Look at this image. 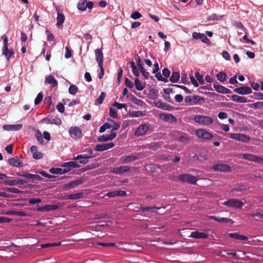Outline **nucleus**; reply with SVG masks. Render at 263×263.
<instances>
[{"mask_svg":"<svg viewBox=\"0 0 263 263\" xmlns=\"http://www.w3.org/2000/svg\"><path fill=\"white\" fill-rule=\"evenodd\" d=\"M132 101L134 103H135V104H137L138 105L142 106L143 105V102L141 100H140L135 97H133L132 99Z\"/></svg>","mask_w":263,"mask_h":263,"instance_id":"obj_56","label":"nucleus"},{"mask_svg":"<svg viewBox=\"0 0 263 263\" xmlns=\"http://www.w3.org/2000/svg\"><path fill=\"white\" fill-rule=\"evenodd\" d=\"M212 168L216 171H220L223 172H229L231 171V167L228 164L218 163L214 164Z\"/></svg>","mask_w":263,"mask_h":263,"instance_id":"obj_9","label":"nucleus"},{"mask_svg":"<svg viewBox=\"0 0 263 263\" xmlns=\"http://www.w3.org/2000/svg\"><path fill=\"white\" fill-rule=\"evenodd\" d=\"M177 178L182 183H188L191 184H196L198 180L196 177L188 174L180 175Z\"/></svg>","mask_w":263,"mask_h":263,"instance_id":"obj_1","label":"nucleus"},{"mask_svg":"<svg viewBox=\"0 0 263 263\" xmlns=\"http://www.w3.org/2000/svg\"><path fill=\"white\" fill-rule=\"evenodd\" d=\"M44 82H58V81L52 75H49L46 78Z\"/></svg>","mask_w":263,"mask_h":263,"instance_id":"obj_63","label":"nucleus"},{"mask_svg":"<svg viewBox=\"0 0 263 263\" xmlns=\"http://www.w3.org/2000/svg\"><path fill=\"white\" fill-rule=\"evenodd\" d=\"M195 77L196 78V81H198V82H204V80L203 79V76L200 74L198 72H196L195 73Z\"/></svg>","mask_w":263,"mask_h":263,"instance_id":"obj_51","label":"nucleus"},{"mask_svg":"<svg viewBox=\"0 0 263 263\" xmlns=\"http://www.w3.org/2000/svg\"><path fill=\"white\" fill-rule=\"evenodd\" d=\"M142 75L144 76L145 79H148L149 78H151V79L154 81H155L154 77L150 76V74L148 72H147L144 68L143 69L140 70Z\"/></svg>","mask_w":263,"mask_h":263,"instance_id":"obj_43","label":"nucleus"},{"mask_svg":"<svg viewBox=\"0 0 263 263\" xmlns=\"http://www.w3.org/2000/svg\"><path fill=\"white\" fill-rule=\"evenodd\" d=\"M126 195V193L125 191L118 190H116V191L115 190V191L108 192L106 194V196L108 197H110V198H113V197H118V196L123 197V196H125Z\"/></svg>","mask_w":263,"mask_h":263,"instance_id":"obj_12","label":"nucleus"},{"mask_svg":"<svg viewBox=\"0 0 263 263\" xmlns=\"http://www.w3.org/2000/svg\"><path fill=\"white\" fill-rule=\"evenodd\" d=\"M129 115L130 117H138L144 116L145 114L143 113L142 111L138 110V111H133L131 112H130Z\"/></svg>","mask_w":263,"mask_h":263,"instance_id":"obj_47","label":"nucleus"},{"mask_svg":"<svg viewBox=\"0 0 263 263\" xmlns=\"http://www.w3.org/2000/svg\"><path fill=\"white\" fill-rule=\"evenodd\" d=\"M233 91L234 92L241 95H246L252 92L251 88L245 85H241L240 87H237L234 89Z\"/></svg>","mask_w":263,"mask_h":263,"instance_id":"obj_7","label":"nucleus"},{"mask_svg":"<svg viewBox=\"0 0 263 263\" xmlns=\"http://www.w3.org/2000/svg\"><path fill=\"white\" fill-rule=\"evenodd\" d=\"M243 158L245 159L254 162H259L263 161L262 158L249 154H244L243 155Z\"/></svg>","mask_w":263,"mask_h":263,"instance_id":"obj_22","label":"nucleus"},{"mask_svg":"<svg viewBox=\"0 0 263 263\" xmlns=\"http://www.w3.org/2000/svg\"><path fill=\"white\" fill-rule=\"evenodd\" d=\"M78 87L76 85H70L69 88V93H70L71 95L76 94L78 92Z\"/></svg>","mask_w":263,"mask_h":263,"instance_id":"obj_54","label":"nucleus"},{"mask_svg":"<svg viewBox=\"0 0 263 263\" xmlns=\"http://www.w3.org/2000/svg\"><path fill=\"white\" fill-rule=\"evenodd\" d=\"M43 98V95L42 93H39L34 100L35 105H37L42 101Z\"/></svg>","mask_w":263,"mask_h":263,"instance_id":"obj_57","label":"nucleus"},{"mask_svg":"<svg viewBox=\"0 0 263 263\" xmlns=\"http://www.w3.org/2000/svg\"><path fill=\"white\" fill-rule=\"evenodd\" d=\"M195 134L198 137L203 140H210L213 138L212 134L203 129H197L195 131Z\"/></svg>","mask_w":263,"mask_h":263,"instance_id":"obj_5","label":"nucleus"},{"mask_svg":"<svg viewBox=\"0 0 263 263\" xmlns=\"http://www.w3.org/2000/svg\"><path fill=\"white\" fill-rule=\"evenodd\" d=\"M141 210L143 213H156L157 212V210L160 209L159 207H157L156 206H141Z\"/></svg>","mask_w":263,"mask_h":263,"instance_id":"obj_21","label":"nucleus"},{"mask_svg":"<svg viewBox=\"0 0 263 263\" xmlns=\"http://www.w3.org/2000/svg\"><path fill=\"white\" fill-rule=\"evenodd\" d=\"M138 159V157L135 155L123 156L121 158L122 163L126 164L130 163Z\"/></svg>","mask_w":263,"mask_h":263,"instance_id":"obj_15","label":"nucleus"},{"mask_svg":"<svg viewBox=\"0 0 263 263\" xmlns=\"http://www.w3.org/2000/svg\"><path fill=\"white\" fill-rule=\"evenodd\" d=\"M83 183L82 179H78L74 181H71L69 182L67 186L70 187H73L77 185H80Z\"/></svg>","mask_w":263,"mask_h":263,"instance_id":"obj_41","label":"nucleus"},{"mask_svg":"<svg viewBox=\"0 0 263 263\" xmlns=\"http://www.w3.org/2000/svg\"><path fill=\"white\" fill-rule=\"evenodd\" d=\"M229 236L231 238H233L238 240H246L248 239V237L246 236L240 235L237 233H229Z\"/></svg>","mask_w":263,"mask_h":263,"instance_id":"obj_29","label":"nucleus"},{"mask_svg":"<svg viewBox=\"0 0 263 263\" xmlns=\"http://www.w3.org/2000/svg\"><path fill=\"white\" fill-rule=\"evenodd\" d=\"M129 65L130 67L132 69V71L133 73L136 77H138L139 76V69L138 67L136 65L135 62L132 61L129 62Z\"/></svg>","mask_w":263,"mask_h":263,"instance_id":"obj_31","label":"nucleus"},{"mask_svg":"<svg viewBox=\"0 0 263 263\" xmlns=\"http://www.w3.org/2000/svg\"><path fill=\"white\" fill-rule=\"evenodd\" d=\"M223 204L229 208L237 209L241 208L244 203L238 199H231L225 201Z\"/></svg>","mask_w":263,"mask_h":263,"instance_id":"obj_3","label":"nucleus"},{"mask_svg":"<svg viewBox=\"0 0 263 263\" xmlns=\"http://www.w3.org/2000/svg\"><path fill=\"white\" fill-rule=\"evenodd\" d=\"M86 0H80L79 2L78 3V8L79 10H81V11H84L86 10Z\"/></svg>","mask_w":263,"mask_h":263,"instance_id":"obj_39","label":"nucleus"},{"mask_svg":"<svg viewBox=\"0 0 263 263\" xmlns=\"http://www.w3.org/2000/svg\"><path fill=\"white\" fill-rule=\"evenodd\" d=\"M162 116H164L163 119L165 121L169 122L170 123H175L177 121V119H176V118L172 115L164 114L162 115Z\"/></svg>","mask_w":263,"mask_h":263,"instance_id":"obj_36","label":"nucleus"},{"mask_svg":"<svg viewBox=\"0 0 263 263\" xmlns=\"http://www.w3.org/2000/svg\"><path fill=\"white\" fill-rule=\"evenodd\" d=\"M109 116L113 119L117 118V117H118L117 110L116 109H114L112 108H110Z\"/></svg>","mask_w":263,"mask_h":263,"instance_id":"obj_52","label":"nucleus"},{"mask_svg":"<svg viewBox=\"0 0 263 263\" xmlns=\"http://www.w3.org/2000/svg\"><path fill=\"white\" fill-rule=\"evenodd\" d=\"M227 74L226 72L221 71L216 74L217 80L220 82H223L227 79Z\"/></svg>","mask_w":263,"mask_h":263,"instance_id":"obj_38","label":"nucleus"},{"mask_svg":"<svg viewBox=\"0 0 263 263\" xmlns=\"http://www.w3.org/2000/svg\"><path fill=\"white\" fill-rule=\"evenodd\" d=\"M232 100L236 102L246 103L247 102L246 98L236 95L232 96Z\"/></svg>","mask_w":263,"mask_h":263,"instance_id":"obj_35","label":"nucleus"},{"mask_svg":"<svg viewBox=\"0 0 263 263\" xmlns=\"http://www.w3.org/2000/svg\"><path fill=\"white\" fill-rule=\"evenodd\" d=\"M8 163L12 166L20 167L23 166V163L21 161L15 158H10L8 160Z\"/></svg>","mask_w":263,"mask_h":263,"instance_id":"obj_24","label":"nucleus"},{"mask_svg":"<svg viewBox=\"0 0 263 263\" xmlns=\"http://www.w3.org/2000/svg\"><path fill=\"white\" fill-rule=\"evenodd\" d=\"M96 60L98 63V65H103V53L102 48L101 49H97L95 50Z\"/></svg>","mask_w":263,"mask_h":263,"instance_id":"obj_13","label":"nucleus"},{"mask_svg":"<svg viewBox=\"0 0 263 263\" xmlns=\"http://www.w3.org/2000/svg\"><path fill=\"white\" fill-rule=\"evenodd\" d=\"M180 73L177 71H173L170 78L171 82H177L180 78Z\"/></svg>","mask_w":263,"mask_h":263,"instance_id":"obj_37","label":"nucleus"},{"mask_svg":"<svg viewBox=\"0 0 263 263\" xmlns=\"http://www.w3.org/2000/svg\"><path fill=\"white\" fill-rule=\"evenodd\" d=\"M149 129L148 126L144 124L140 126L135 132V135L136 136H141L144 135L146 131Z\"/></svg>","mask_w":263,"mask_h":263,"instance_id":"obj_17","label":"nucleus"},{"mask_svg":"<svg viewBox=\"0 0 263 263\" xmlns=\"http://www.w3.org/2000/svg\"><path fill=\"white\" fill-rule=\"evenodd\" d=\"M5 190L12 193L20 194L22 193V191L15 187H6Z\"/></svg>","mask_w":263,"mask_h":263,"instance_id":"obj_48","label":"nucleus"},{"mask_svg":"<svg viewBox=\"0 0 263 263\" xmlns=\"http://www.w3.org/2000/svg\"><path fill=\"white\" fill-rule=\"evenodd\" d=\"M23 125L22 124H18L16 125H9L6 124L3 125V129L5 130L8 131H17L22 129Z\"/></svg>","mask_w":263,"mask_h":263,"instance_id":"obj_16","label":"nucleus"},{"mask_svg":"<svg viewBox=\"0 0 263 263\" xmlns=\"http://www.w3.org/2000/svg\"><path fill=\"white\" fill-rule=\"evenodd\" d=\"M214 87L217 92L222 93H229L230 91L229 89L222 86V85H219V84H214Z\"/></svg>","mask_w":263,"mask_h":263,"instance_id":"obj_26","label":"nucleus"},{"mask_svg":"<svg viewBox=\"0 0 263 263\" xmlns=\"http://www.w3.org/2000/svg\"><path fill=\"white\" fill-rule=\"evenodd\" d=\"M115 144L113 142L105 144H98L95 147V150L98 152H102L113 147Z\"/></svg>","mask_w":263,"mask_h":263,"instance_id":"obj_11","label":"nucleus"},{"mask_svg":"<svg viewBox=\"0 0 263 263\" xmlns=\"http://www.w3.org/2000/svg\"><path fill=\"white\" fill-rule=\"evenodd\" d=\"M192 37L195 40L200 39L202 42L208 45L211 43L210 41L204 33L194 32L192 33Z\"/></svg>","mask_w":263,"mask_h":263,"instance_id":"obj_10","label":"nucleus"},{"mask_svg":"<svg viewBox=\"0 0 263 263\" xmlns=\"http://www.w3.org/2000/svg\"><path fill=\"white\" fill-rule=\"evenodd\" d=\"M48 121L47 123L54 124L57 125H61L62 123L61 120L58 117H51V119H47L46 118L43 119V121Z\"/></svg>","mask_w":263,"mask_h":263,"instance_id":"obj_28","label":"nucleus"},{"mask_svg":"<svg viewBox=\"0 0 263 263\" xmlns=\"http://www.w3.org/2000/svg\"><path fill=\"white\" fill-rule=\"evenodd\" d=\"M160 145L161 144L159 142L152 143L149 145V148L154 151H156L158 149V147L160 146Z\"/></svg>","mask_w":263,"mask_h":263,"instance_id":"obj_60","label":"nucleus"},{"mask_svg":"<svg viewBox=\"0 0 263 263\" xmlns=\"http://www.w3.org/2000/svg\"><path fill=\"white\" fill-rule=\"evenodd\" d=\"M190 237L196 238V239H200V238H207L208 237V235L203 232H200L198 231H194L192 232Z\"/></svg>","mask_w":263,"mask_h":263,"instance_id":"obj_20","label":"nucleus"},{"mask_svg":"<svg viewBox=\"0 0 263 263\" xmlns=\"http://www.w3.org/2000/svg\"><path fill=\"white\" fill-rule=\"evenodd\" d=\"M69 133L70 136L76 140L80 139L82 137V131L81 129L77 126L71 127L69 129Z\"/></svg>","mask_w":263,"mask_h":263,"instance_id":"obj_6","label":"nucleus"},{"mask_svg":"<svg viewBox=\"0 0 263 263\" xmlns=\"http://www.w3.org/2000/svg\"><path fill=\"white\" fill-rule=\"evenodd\" d=\"M30 152L32 154V157L34 159H40L43 158V154L38 152L37 147L36 146H32L30 148Z\"/></svg>","mask_w":263,"mask_h":263,"instance_id":"obj_18","label":"nucleus"},{"mask_svg":"<svg viewBox=\"0 0 263 263\" xmlns=\"http://www.w3.org/2000/svg\"><path fill=\"white\" fill-rule=\"evenodd\" d=\"M142 16V14L138 11H134L130 15V17L134 20L140 18Z\"/></svg>","mask_w":263,"mask_h":263,"instance_id":"obj_53","label":"nucleus"},{"mask_svg":"<svg viewBox=\"0 0 263 263\" xmlns=\"http://www.w3.org/2000/svg\"><path fill=\"white\" fill-rule=\"evenodd\" d=\"M85 195L84 193L79 192L74 194H71L68 195L67 198L69 199L76 200L84 198Z\"/></svg>","mask_w":263,"mask_h":263,"instance_id":"obj_30","label":"nucleus"},{"mask_svg":"<svg viewBox=\"0 0 263 263\" xmlns=\"http://www.w3.org/2000/svg\"><path fill=\"white\" fill-rule=\"evenodd\" d=\"M229 135L230 138L244 143H248L250 140V138L249 136L243 134L230 133Z\"/></svg>","mask_w":263,"mask_h":263,"instance_id":"obj_4","label":"nucleus"},{"mask_svg":"<svg viewBox=\"0 0 263 263\" xmlns=\"http://www.w3.org/2000/svg\"><path fill=\"white\" fill-rule=\"evenodd\" d=\"M162 74L164 76L163 78H165L166 79H167V78L170 75V71L169 69L167 68H164L162 69Z\"/></svg>","mask_w":263,"mask_h":263,"instance_id":"obj_62","label":"nucleus"},{"mask_svg":"<svg viewBox=\"0 0 263 263\" xmlns=\"http://www.w3.org/2000/svg\"><path fill=\"white\" fill-rule=\"evenodd\" d=\"M136 62L137 63V67H138L139 70L143 69V63L140 57L138 56L137 58L136 59Z\"/></svg>","mask_w":263,"mask_h":263,"instance_id":"obj_44","label":"nucleus"},{"mask_svg":"<svg viewBox=\"0 0 263 263\" xmlns=\"http://www.w3.org/2000/svg\"><path fill=\"white\" fill-rule=\"evenodd\" d=\"M106 97V94L105 92H102L101 93V95L99 97V98H98L96 100L97 103L99 104H101L103 102V100L105 98V97Z\"/></svg>","mask_w":263,"mask_h":263,"instance_id":"obj_55","label":"nucleus"},{"mask_svg":"<svg viewBox=\"0 0 263 263\" xmlns=\"http://www.w3.org/2000/svg\"><path fill=\"white\" fill-rule=\"evenodd\" d=\"M193 103L194 104L200 103L201 101L203 102L204 99L198 96H195L193 98Z\"/></svg>","mask_w":263,"mask_h":263,"instance_id":"obj_49","label":"nucleus"},{"mask_svg":"<svg viewBox=\"0 0 263 263\" xmlns=\"http://www.w3.org/2000/svg\"><path fill=\"white\" fill-rule=\"evenodd\" d=\"M49 172L51 174H63L67 173V171L63 170L62 168H51L49 169Z\"/></svg>","mask_w":263,"mask_h":263,"instance_id":"obj_34","label":"nucleus"},{"mask_svg":"<svg viewBox=\"0 0 263 263\" xmlns=\"http://www.w3.org/2000/svg\"><path fill=\"white\" fill-rule=\"evenodd\" d=\"M61 245V242L47 243L41 245V247L42 248H46L51 247L60 246Z\"/></svg>","mask_w":263,"mask_h":263,"instance_id":"obj_42","label":"nucleus"},{"mask_svg":"<svg viewBox=\"0 0 263 263\" xmlns=\"http://www.w3.org/2000/svg\"><path fill=\"white\" fill-rule=\"evenodd\" d=\"M26 178L29 180V181H31L34 182L35 180H37L39 181H41L43 180V178L38 175L36 174H32L30 173H27Z\"/></svg>","mask_w":263,"mask_h":263,"instance_id":"obj_27","label":"nucleus"},{"mask_svg":"<svg viewBox=\"0 0 263 263\" xmlns=\"http://www.w3.org/2000/svg\"><path fill=\"white\" fill-rule=\"evenodd\" d=\"M66 165H68L69 167L71 168H78L80 167V165L74 161H70L68 162H66Z\"/></svg>","mask_w":263,"mask_h":263,"instance_id":"obj_58","label":"nucleus"},{"mask_svg":"<svg viewBox=\"0 0 263 263\" xmlns=\"http://www.w3.org/2000/svg\"><path fill=\"white\" fill-rule=\"evenodd\" d=\"M14 50L12 48H10V49L8 48V47L3 48L2 49V53L5 55L6 59L8 61L12 57V55L14 54Z\"/></svg>","mask_w":263,"mask_h":263,"instance_id":"obj_23","label":"nucleus"},{"mask_svg":"<svg viewBox=\"0 0 263 263\" xmlns=\"http://www.w3.org/2000/svg\"><path fill=\"white\" fill-rule=\"evenodd\" d=\"M234 25L237 29H241L243 31L246 30V29L244 27L242 23L240 21L235 22Z\"/></svg>","mask_w":263,"mask_h":263,"instance_id":"obj_64","label":"nucleus"},{"mask_svg":"<svg viewBox=\"0 0 263 263\" xmlns=\"http://www.w3.org/2000/svg\"><path fill=\"white\" fill-rule=\"evenodd\" d=\"M57 26H61L65 21V16L64 14L62 13H60L59 10L58 11V15H57Z\"/></svg>","mask_w":263,"mask_h":263,"instance_id":"obj_33","label":"nucleus"},{"mask_svg":"<svg viewBox=\"0 0 263 263\" xmlns=\"http://www.w3.org/2000/svg\"><path fill=\"white\" fill-rule=\"evenodd\" d=\"M117 134L115 132H111L110 134L104 135L98 138L99 142H106L113 140L116 138Z\"/></svg>","mask_w":263,"mask_h":263,"instance_id":"obj_14","label":"nucleus"},{"mask_svg":"<svg viewBox=\"0 0 263 263\" xmlns=\"http://www.w3.org/2000/svg\"><path fill=\"white\" fill-rule=\"evenodd\" d=\"M66 53L65 54V58L66 59H69L72 56L71 50L68 46L65 47Z\"/></svg>","mask_w":263,"mask_h":263,"instance_id":"obj_61","label":"nucleus"},{"mask_svg":"<svg viewBox=\"0 0 263 263\" xmlns=\"http://www.w3.org/2000/svg\"><path fill=\"white\" fill-rule=\"evenodd\" d=\"M247 190V187L246 185L243 184L239 185L238 186L235 187L232 189V192L237 191V192H242L243 191H246Z\"/></svg>","mask_w":263,"mask_h":263,"instance_id":"obj_45","label":"nucleus"},{"mask_svg":"<svg viewBox=\"0 0 263 263\" xmlns=\"http://www.w3.org/2000/svg\"><path fill=\"white\" fill-rule=\"evenodd\" d=\"M193 120L196 123L204 125H210L213 122L211 117L203 115H196L193 118Z\"/></svg>","mask_w":263,"mask_h":263,"instance_id":"obj_2","label":"nucleus"},{"mask_svg":"<svg viewBox=\"0 0 263 263\" xmlns=\"http://www.w3.org/2000/svg\"><path fill=\"white\" fill-rule=\"evenodd\" d=\"M222 18V16L221 15H218L216 13L212 14V15H210L207 18L208 21H219Z\"/></svg>","mask_w":263,"mask_h":263,"instance_id":"obj_40","label":"nucleus"},{"mask_svg":"<svg viewBox=\"0 0 263 263\" xmlns=\"http://www.w3.org/2000/svg\"><path fill=\"white\" fill-rule=\"evenodd\" d=\"M4 184L10 185L14 186L17 185V180H5L4 181Z\"/></svg>","mask_w":263,"mask_h":263,"instance_id":"obj_59","label":"nucleus"},{"mask_svg":"<svg viewBox=\"0 0 263 263\" xmlns=\"http://www.w3.org/2000/svg\"><path fill=\"white\" fill-rule=\"evenodd\" d=\"M89 157L85 154L78 155L77 156L74 157L73 160H80L79 162L81 164H86L88 162Z\"/></svg>","mask_w":263,"mask_h":263,"instance_id":"obj_25","label":"nucleus"},{"mask_svg":"<svg viewBox=\"0 0 263 263\" xmlns=\"http://www.w3.org/2000/svg\"><path fill=\"white\" fill-rule=\"evenodd\" d=\"M35 136L36 138L37 141L40 143L43 144V139L42 137V135L41 132L37 129L36 132V133L35 134Z\"/></svg>","mask_w":263,"mask_h":263,"instance_id":"obj_46","label":"nucleus"},{"mask_svg":"<svg viewBox=\"0 0 263 263\" xmlns=\"http://www.w3.org/2000/svg\"><path fill=\"white\" fill-rule=\"evenodd\" d=\"M130 171V167L128 165H123L119 167H111L110 172L116 174H121Z\"/></svg>","mask_w":263,"mask_h":263,"instance_id":"obj_8","label":"nucleus"},{"mask_svg":"<svg viewBox=\"0 0 263 263\" xmlns=\"http://www.w3.org/2000/svg\"><path fill=\"white\" fill-rule=\"evenodd\" d=\"M58 208V206L55 204H47L42 207L37 208V211L39 212L54 211Z\"/></svg>","mask_w":263,"mask_h":263,"instance_id":"obj_19","label":"nucleus"},{"mask_svg":"<svg viewBox=\"0 0 263 263\" xmlns=\"http://www.w3.org/2000/svg\"><path fill=\"white\" fill-rule=\"evenodd\" d=\"M155 77L157 78L158 81H162L163 82H168L167 79L163 78L160 72H157L155 74Z\"/></svg>","mask_w":263,"mask_h":263,"instance_id":"obj_50","label":"nucleus"},{"mask_svg":"<svg viewBox=\"0 0 263 263\" xmlns=\"http://www.w3.org/2000/svg\"><path fill=\"white\" fill-rule=\"evenodd\" d=\"M209 218L210 219H212V220H213L214 221H217V222H226V223H228V222H229L231 221V219H229V218H220V217H217L215 216H209Z\"/></svg>","mask_w":263,"mask_h":263,"instance_id":"obj_32","label":"nucleus"}]
</instances>
